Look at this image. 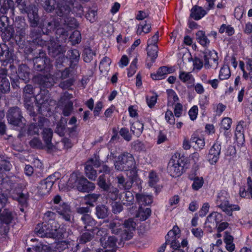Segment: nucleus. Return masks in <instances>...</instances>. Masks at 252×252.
<instances>
[{
  "mask_svg": "<svg viewBox=\"0 0 252 252\" xmlns=\"http://www.w3.org/2000/svg\"><path fill=\"white\" fill-rule=\"evenodd\" d=\"M149 184L151 187H155L158 181L157 174L154 171L150 172L149 175Z\"/></svg>",
  "mask_w": 252,
  "mask_h": 252,
  "instance_id": "58",
  "label": "nucleus"
},
{
  "mask_svg": "<svg viewBox=\"0 0 252 252\" xmlns=\"http://www.w3.org/2000/svg\"><path fill=\"white\" fill-rule=\"evenodd\" d=\"M41 1L46 11L51 12L56 9L57 0H41Z\"/></svg>",
  "mask_w": 252,
  "mask_h": 252,
  "instance_id": "38",
  "label": "nucleus"
},
{
  "mask_svg": "<svg viewBox=\"0 0 252 252\" xmlns=\"http://www.w3.org/2000/svg\"><path fill=\"white\" fill-rule=\"evenodd\" d=\"M57 223L53 225V231L51 232L50 238H53L57 239H61L63 238V230L62 228H57Z\"/></svg>",
  "mask_w": 252,
  "mask_h": 252,
  "instance_id": "43",
  "label": "nucleus"
},
{
  "mask_svg": "<svg viewBox=\"0 0 252 252\" xmlns=\"http://www.w3.org/2000/svg\"><path fill=\"white\" fill-rule=\"evenodd\" d=\"M22 13H26L28 17L32 24V26H36L38 21V16L37 15V8L35 5L31 4L29 6H25L21 10Z\"/></svg>",
  "mask_w": 252,
  "mask_h": 252,
  "instance_id": "13",
  "label": "nucleus"
},
{
  "mask_svg": "<svg viewBox=\"0 0 252 252\" xmlns=\"http://www.w3.org/2000/svg\"><path fill=\"white\" fill-rule=\"evenodd\" d=\"M96 231H87L83 233L80 237V241L82 243H86L91 241L94 237Z\"/></svg>",
  "mask_w": 252,
  "mask_h": 252,
  "instance_id": "39",
  "label": "nucleus"
},
{
  "mask_svg": "<svg viewBox=\"0 0 252 252\" xmlns=\"http://www.w3.org/2000/svg\"><path fill=\"white\" fill-rule=\"evenodd\" d=\"M0 90L2 93H6L10 90V83L5 76L2 77L0 82Z\"/></svg>",
  "mask_w": 252,
  "mask_h": 252,
  "instance_id": "47",
  "label": "nucleus"
},
{
  "mask_svg": "<svg viewBox=\"0 0 252 252\" xmlns=\"http://www.w3.org/2000/svg\"><path fill=\"white\" fill-rule=\"evenodd\" d=\"M172 69L167 66H163L158 68L156 74H151V76L154 80H161L164 78L168 73H172Z\"/></svg>",
  "mask_w": 252,
  "mask_h": 252,
  "instance_id": "23",
  "label": "nucleus"
},
{
  "mask_svg": "<svg viewBox=\"0 0 252 252\" xmlns=\"http://www.w3.org/2000/svg\"><path fill=\"white\" fill-rule=\"evenodd\" d=\"M71 4L68 0H57L56 13L60 17H66L71 11Z\"/></svg>",
  "mask_w": 252,
  "mask_h": 252,
  "instance_id": "11",
  "label": "nucleus"
},
{
  "mask_svg": "<svg viewBox=\"0 0 252 252\" xmlns=\"http://www.w3.org/2000/svg\"><path fill=\"white\" fill-rule=\"evenodd\" d=\"M135 198L140 206L150 205L153 202L152 196L142 193H136Z\"/></svg>",
  "mask_w": 252,
  "mask_h": 252,
  "instance_id": "24",
  "label": "nucleus"
},
{
  "mask_svg": "<svg viewBox=\"0 0 252 252\" xmlns=\"http://www.w3.org/2000/svg\"><path fill=\"white\" fill-rule=\"evenodd\" d=\"M60 26L59 19H54L50 21H45L43 24V29L46 28L48 31H53Z\"/></svg>",
  "mask_w": 252,
  "mask_h": 252,
  "instance_id": "33",
  "label": "nucleus"
},
{
  "mask_svg": "<svg viewBox=\"0 0 252 252\" xmlns=\"http://www.w3.org/2000/svg\"><path fill=\"white\" fill-rule=\"evenodd\" d=\"M232 124V120L226 117L223 118L221 122V127L225 130H228L230 128Z\"/></svg>",
  "mask_w": 252,
  "mask_h": 252,
  "instance_id": "64",
  "label": "nucleus"
},
{
  "mask_svg": "<svg viewBox=\"0 0 252 252\" xmlns=\"http://www.w3.org/2000/svg\"><path fill=\"white\" fill-rule=\"evenodd\" d=\"M124 193L125 195L122 200L123 204L126 206L132 205L134 202V196L132 193L129 191H126Z\"/></svg>",
  "mask_w": 252,
  "mask_h": 252,
  "instance_id": "41",
  "label": "nucleus"
},
{
  "mask_svg": "<svg viewBox=\"0 0 252 252\" xmlns=\"http://www.w3.org/2000/svg\"><path fill=\"white\" fill-rule=\"evenodd\" d=\"M222 219V215L217 212H213L210 214L207 218L205 222L206 227L212 229L213 227H217L218 224L221 221ZM211 231V230H210Z\"/></svg>",
  "mask_w": 252,
  "mask_h": 252,
  "instance_id": "16",
  "label": "nucleus"
},
{
  "mask_svg": "<svg viewBox=\"0 0 252 252\" xmlns=\"http://www.w3.org/2000/svg\"><path fill=\"white\" fill-rule=\"evenodd\" d=\"M204 181L203 178L195 177L193 180V182L192 184V189L194 190H197L203 186Z\"/></svg>",
  "mask_w": 252,
  "mask_h": 252,
  "instance_id": "55",
  "label": "nucleus"
},
{
  "mask_svg": "<svg viewBox=\"0 0 252 252\" xmlns=\"http://www.w3.org/2000/svg\"><path fill=\"white\" fill-rule=\"evenodd\" d=\"M74 79L70 78L66 80L61 82L59 84V87L63 89H69V88L73 84Z\"/></svg>",
  "mask_w": 252,
  "mask_h": 252,
  "instance_id": "57",
  "label": "nucleus"
},
{
  "mask_svg": "<svg viewBox=\"0 0 252 252\" xmlns=\"http://www.w3.org/2000/svg\"><path fill=\"white\" fill-rule=\"evenodd\" d=\"M135 222L133 221L132 219H129L127 220H126L124 221V225L125 229L135 230Z\"/></svg>",
  "mask_w": 252,
  "mask_h": 252,
  "instance_id": "59",
  "label": "nucleus"
},
{
  "mask_svg": "<svg viewBox=\"0 0 252 252\" xmlns=\"http://www.w3.org/2000/svg\"><path fill=\"white\" fill-rule=\"evenodd\" d=\"M59 107L62 110V113L64 116H69L73 109V102L67 101L66 102H59Z\"/></svg>",
  "mask_w": 252,
  "mask_h": 252,
  "instance_id": "29",
  "label": "nucleus"
},
{
  "mask_svg": "<svg viewBox=\"0 0 252 252\" xmlns=\"http://www.w3.org/2000/svg\"><path fill=\"white\" fill-rule=\"evenodd\" d=\"M36 81L41 86L49 88L53 85V79L50 75H39L36 77Z\"/></svg>",
  "mask_w": 252,
  "mask_h": 252,
  "instance_id": "25",
  "label": "nucleus"
},
{
  "mask_svg": "<svg viewBox=\"0 0 252 252\" xmlns=\"http://www.w3.org/2000/svg\"><path fill=\"white\" fill-rule=\"evenodd\" d=\"M14 33V32L13 29L11 27H8L6 28L4 32L2 33L1 36L3 39L8 41L13 37Z\"/></svg>",
  "mask_w": 252,
  "mask_h": 252,
  "instance_id": "51",
  "label": "nucleus"
},
{
  "mask_svg": "<svg viewBox=\"0 0 252 252\" xmlns=\"http://www.w3.org/2000/svg\"><path fill=\"white\" fill-rule=\"evenodd\" d=\"M8 123L14 126H20L24 120L21 109L17 107H12L9 109L6 115Z\"/></svg>",
  "mask_w": 252,
  "mask_h": 252,
  "instance_id": "4",
  "label": "nucleus"
},
{
  "mask_svg": "<svg viewBox=\"0 0 252 252\" xmlns=\"http://www.w3.org/2000/svg\"><path fill=\"white\" fill-rule=\"evenodd\" d=\"M190 141L192 143L195 144L193 145V147L195 149H202L205 145L204 140L196 137H192L190 139Z\"/></svg>",
  "mask_w": 252,
  "mask_h": 252,
  "instance_id": "52",
  "label": "nucleus"
},
{
  "mask_svg": "<svg viewBox=\"0 0 252 252\" xmlns=\"http://www.w3.org/2000/svg\"><path fill=\"white\" fill-rule=\"evenodd\" d=\"M0 215L2 224L5 223L6 224H8L11 223L13 219L11 212L5 209Z\"/></svg>",
  "mask_w": 252,
  "mask_h": 252,
  "instance_id": "40",
  "label": "nucleus"
},
{
  "mask_svg": "<svg viewBox=\"0 0 252 252\" xmlns=\"http://www.w3.org/2000/svg\"><path fill=\"white\" fill-rule=\"evenodd\" d=\"M242 128V126L238 125L237 126L236 130L237 133L235 134V136L237 143L239 144H241L240 142H241V144H242L244 142V137L243 133H242L241 132Z\"/></svg>",
  "mask_w": 252,
  "mask_h": 252,
  "instance_id": "54",
  "label": "nucleus"
},
{
  "mask_svg": "<svg viewBox=\"0 0 252 252\" xmlns=\"http://www.w3.org/2000/svg\"><path fill=\"white\" fill-rule=\"evenodd\" d=\"M67 186L71 188L76 187L79 191L82 192H89L95 188L93 183L89 182L78 172L71 174L67 182Z\"/></svg>",
  "mask_w": 252,
  "mask_h": 252,
  "instance_id": "1",
  "label": "nucleus"
},
{
  "mask_svg": "<svg viewBox=\"0 0 252 252\" xmlns=\"http://www.w3.org/2000/svg\"><path fill=\"white\" fill-rule=\"evenodd\" d=\"M98 185L99 187L102 189L104 190L105 189H108V187L110 185H108L106 183L105 177L104 175H100L98 180Z\"/></svg>",
  "mask_w": 252,
  "mask_h": 252,
  "instance_id": "63",
  "label": "nucleus"
},
{
  "mask_svg": "<svg viewBox=\"0 0 252 252\" xmlns=\"http://www.w3.org/2000/svg\"><path fill=\"white\" fill-rule=\"evenodd\" d=\"M100 165V162L98 158H90L85 164V174L89 179L92 180H95L97 177L96 171L94 167H98Z\"/></svg>",
  "mask_w": 252,
  "mask_h": 252,
  "instance_id": "7",
  "label": "nucleus"
},
{
  "mask_svg": "<svg viewBox=\"0 0 252 252\" xmlns=\"http://www.w3.org/2000/svg\"><path fill=\"white\" fill-rule=\"evenodd\" d=\"M14 26L16 36H19L20 39L24 37L26 34V29L28 28V25L26 24L25 20L23 19L16 20Z\"/></svg>",
  "mask_w": 252,
  "mask_h": 252,
  "instance_id": "19",
  "label": "nucleus"
},
{
  "mask_svg": "<svg viewBox=\"0 0 252 252\" xmlns=\"http://www.w3.org/2000/svg\"><path fill=\"white\" fill-rule=\"evenodd\" d=\"M70 40L73 44L78 43L81 41V34L78 31H74L70 36Z\"/></svg>",
  "mask_w": 252,
  "mask_h": 252,
  "instance_id": "56",
  "label": "nucleus"
},
{
  "mask_svg": "<svg viewBox=\"0 0 252 252\" xmlns=\"http://www.w3.org/2000/svg\"><path fill=\"white\" fill-rule=\"evenodd\" d=\"M108 227L111 230L112 233L115 235L120 234L122 231L121 223L115 220L109 222Z\"/></svg>",
  "mask_w": 252,
  "mask_h": 252,
  "instance_id": "32",
  "label": "nucleus"
},
{
  "mask_svg": "<svg viewBox=\"0 0 252 252\" xmlns=\"http://www.w3.org/2000/svg\"><path fill=\"white\" fill-rule=\"evenodd\" d=\"M115 168L118 171L135 170V161L133 156L128 153L120 155L115 162Z\"/></svg>",
  "mask_w": 252,
  "mask_h": 252,
  "instance_id": "2",
  "label": "nucleus"
},
{
  "mask_svg": "<svg viewBox=\"0 0 252 252\" xmlns=\"http://www.w3.org/2000/svg\"><path fill=\"white\" fill-rule=\"evenodd\" d=\"M109 214L108 207L103 204L99 205L95 207V215L98 219L106 218Z\"/></svg>",
  "mask_w": 252,
  "mask_h": 252,
  "instance_id": "27",
  "label": "nucleus"
},
{
  "mask_svg": "<svg viewBox=\"0 0 252 252\" xmlns=\"http://www.w3.org/2000/svg\"><path fill=\"white\" fill-rule=\"evenodd\" d=\"M55 181L54 176H49L45 180H42L38 187V193L41 195L48 194Z\"/></svg>",
  "mask_w": 252,
  "mask_h": 252,
  "instance_id": "10",
  "label": "nucleus"
},
{
  "mask_svg": "<svg viewBox=\"0 0 252 252\" xmlns=\"http://www.w3.org/2000/svg\"><path fill=\"white\" fill-rule=\"evenodd\" d=\"M151 214V210L150 208H143L142 206H139L136 217L139 218L141 221H144L150 216Z\"/></svg>",
  "mask_w": 252,
  "mask_h": 252,
  "instance_id": "31",
  "label": "nucleus"
},
{
  "mask_svg": "<svg viewBox=\"0 0 252 252\" xmlns=\"http://www.w3.org/2000/svg\"><path fill=\"white\" fill-rule=\"evenodd\" d=\"M183 166L180 163V159L175 160L171 158L169 161L167 171L171 176L173 177H179L183 173Z\"/></svg>",
  "mask_w": 252,
  "mask_h": 252,
  "instance_id": "9",
  "label": "nucleus"
},
{
  "mask_svg": "<svg viewBox=\"0 0 252 252\" xmlns=\"http://www.w3.org/2000/svg\"><path fill=\"white\" fill-rule=\"evenodd\" d=\"M137 62V58H135L131 62L129 68L128 70L127 75L128 77L132 76L136 72V63Z\"/></svg>",
  "mask_w": 252,
  "mask_h": 252,
  "instance_id": "61",
  "label": "nucleus"
},
{
  "mask_svg": "<svg viewBox=\"0 0 252 252\" xmlns=\"http://www.w3.org/2000/svg\"><path fill=\"white\" fill-rule=\"evenodd\" d=\"M33 61V67L37 71H40L45 69L49 70L51 68L50 59L44 55L34 58Z\"/></svg>",
  "mask_w": 252,
  "mask_h": 252,
  "instance_id": "12",
  "label": "nucleus"
},
{
  "mask_svg": "<svg viewBox=\"0 0 252 252\" xmlns=\"http://www.w3.org/2000/svg\"><path fill=\"white\" fill-rule=\"evenodd\" d=\"M95 53L90 48H86L84 50L83 58L86 63H90L93 60Z\"/></svg>",
  "mask_w": 252,
  "mask_h": 252,
  "instance_id": "46",
  "label": "nucleus"
},
{
  "mask_svg": "<svg viewBox=\"0 0 252 252\" xmlns=\"http://www.w3.org/2000/svg\"><path fill=\"white\" fill-rule=\"evenodd\" d=\"M67 55L71 60V62H77L80 58V53L76 49L69 50L67 52Z\"/></svg>",
  "mask_w": 252,
  "mask_h": 252,
  "instance_id": "50",
  "label": "nucleus"
},
{
  "mask_svg": "<svg viewBox=\"0 0 252 252\" xmlns=\"http://www.w3.org/2000/svg\"><path fill=\"white\" fill-rule=\"evenodd\" d=\"M147 52L148 59L150 58V60L151 61L152 63H154L158 56V46H147Z\"/></svg>",
  "mask_w": 252,
  "mask_h": 252,
  "instance_id": "35",
  "label": "nucleus"
},
{
  "mask_svg": "<svg viewBox=\"0 0 252 252\" xmlns=\"http://www.w3.org/2000/svg\"><path fill=\"white\" fill-rule=\"evenodd\" d=\"M108 188V189L104 190L107 191L106 195L107 198H110L113 201L117 200L119 193V190L118 189L111 186V185L109 186Z\"/></svg>",
  "mask_w": 252,
  "mask_h": 252,
  "instance_id": "34",
  "label": "nucleus"
},
{
  "mask_svg": "<svg viewBox=\"0 0 252 252\" xmlns=\"http://www.w3.org/2000/svg\"><path fill=\"white\" fill-rule=\"evenodd\" d=\"M143 129V124L139 121L134 122L131 127V130L134 133H141Z\"/></svg>",
  "mask_w": 252,
  "mask_h": 252,
  "instance_id": "53",
  "label": "nucleus"
},
{
  "mask_svg": "<svg viewBox=\"0 0 252 252\" xmlns=\"http://www.w3.org/2000/svg\"><path fill=\"white\" fill-rule=\"evenodd\" d=\"M118 239L114 236L103 237L100 238V242L101 246L104 249H106L107 251H113L116 252Z\"/></svg>",
  "mask_w": 252,
  "mask_h": 252,
  "instance_id": "14",
  "label": "nucleus"
},
{
  "mask_svg": "<svg viewBox=\"0 0 252 252\" xmlns=\"http://www.w3.org/2000/svg\"><path fill=\"white\" fill-rule=\"evenodd\" d=\"M64 60H65V58L62 55L59 56L56 60V66L57 68V72L56 73V75L57 77L61 73L60 78L62 79H66L72 75V70L71 69V67H66L64 69L62 68L64 66L63 63Z\"/></svg>",
  "mask_w": 252,
  "mask_h": 252,
  "instance_id": "8",
  "label": "nucleus"
},
{
  "mask_svg": "<svg viewBox=\"0 0 252 252\" xmlns=\"http://www.w3.org/2000/svg\"><path fill=\"white\" fill-rule=\"evenodd\" d=\"M230 76V70L228 65H224L220 69L219 78L220 80L227 79Z\"/></svg>",
  "mask_w": 252,
  "mask_h": 252,
  "instance_id": "48",
  "label": "nucleus"
},
{
  "mask_svg": "<svg viewBox=\"0 0 252 252\" xmlns=\"http://www.w3.org/2000/svg\"><path fill=\"white\" fill-rule=\"evenodd\" d=\"M196 40L203 46H206L210 43L209 40L202 31H199L196 33Z\"/></svg>",
  "mask_w": 252,
  "mask_h": 252,
  "instance_id": "36",
  "label": "nucleus"
},
{
  "mask_svg": "<svg viewBox=\"0 0 252 252\" xmlns=\"http://www.w3.org/2000/svg\"><path fill=\"white\" fill-rule=\"evenodd\" d=\"M55 209L57 212L62 215L65 220L67 221L70 220V208L68 204L63 202L61 204L55 206Z\"/></svg>",
  "mask_w": 252,
  "mask_h": 252,
  "instance_id": "20",
  "label": "nucleus"
},
{
  "mask_svg": "<svg viewBox=\"0 0 252 252\" xmlns=\"http://www.w3.org/2000/svg\"><path fill=\"white\" fill-rule=\"evenodd\" d=\"M179 78L182 82L187 84L188 88H190L193 86L195 79L190 72L180 71Z\"/></svg>",
  "mask_w": 252,
  "mask_h": 252,
  "instance_id": "22",
  "label": "nucleus"
},
{
  "mask_svg": "<svg viewBox=\"0 0 252 252\" xmlns=\"http://www.w3.org/2000/svg\"><path fill=\"white\" fill-rule=\"evenodd\" d=\"M81 220L83 223L84 228L86 231H96L97 229V227H95L96 221L91 215H83L81 218Z\"/></svg>",
  "mask_w": 252,
  "mask_h": 252,
  "instance_id": "18",
  "label": "nucleus"
},
{
  "mask_svg": "<svg viewBox=\"0 0 252 252\" xmlns=\"http://www.w3.org/2000/svg\"><path fill=\"white\" fill-rule=\"evenodd\" d=\"M18 76L19 78L24 81L25 83L30 80V73L29 68L26 65H20L18 70Z\"/></svg>",
  "mask_w": 252,
  "mask_h": 252,
  "instance_id": "30",
  "label": "nucleus"
},
{
  "mask_svg": "<svg viewBox=\"0 0 252 252\" xmlns=\"http://www.w3.org/2000/svg\"><path fill=\"white\" fill-rule=\"evenodd\" d=\"M168 95V106H173L174 103L177 101L179 98L176 93L172 89L167 90Z\"/></svg>",
  "mask_w": 252,
  "mask_h": 252,
  "instance_id": "42",
  "label": "nucleus"
},
{
  "mask_svg": "<svg viewBox=\"0 0 252 252\" xmlns=\"http://www.w3.org/2000/svg\"><path fill=\"white\" fill-rule=\"evenodd\" d=\"M170 244L173 250L180 249L181 245L179 241L177 240V237H166L165 244Z\"/></svg>",
  "mask_w": 252,
  "mask_h": 252,
  "instance_id": "49",
  "label": "nucleus"
},
{
  "mask_svg": "<svg viewBox=\"0 0 252 252\" xmlns=\"http://www.w3.org/2000/svg\"><path fill=\"white\" fill-rule=\"evenodd\" d=\"M10 196L18 202L22 206H27L28 196L22 192H18L16 190H13L10 194Z\"/></svg>",
  "mask_w": 252,
  "mask_h": 252,
  "instance_id": "26",
  "label": "nucleus"
},
{
  "mask_svg": "<svg viewBox=\"0 0 252 252\" xmlns=\"http://www.w3.org/2000/svg\"><path fill=\"white\" fill-rule=\"evenodd\" d=\"M43 139L48 150H53L55 146L51 142L53 131L50 128H44L42 133Z\"/></svg>",
  "mask_w": 252,
  "mask_h": 252,
  "instance_id": "21",
  "label": "nucleus"
},
{
  "mask_svg": "<svg viewBox=\"0 0 252 252\" xmlns=\"http://www.w3.org/2000/svg\"><path fill=\"white\" fill-rule=\"evenodd\" d=\"M159 33L157 32L154 35L147 41V46H158L157 43L158 40Z\"/></svg>",
  "mask_w": 252,
  "mask_h": 252,
  "instance_id": "62",
  "label": "nucleus"
},
{
  "mask_svg": "<svg viewBox=\"0 0 252 252\" xmlns=\"http://www.w3.org/2000/svg\"><path fill=\"white\" fill-rule=\"evenodd\" d=\"M221 146L220 144L215 143L209 151L208 161L212 164L217 162L220 153Z\"/></svg>",
  "mask_w": 252,
  "mask_h": 252,
  "instance_id": "17",
  "label": "nucleus"
},
{
  "mask_svg": "<svg viewBox=\"0 0 252 252\" xmlns=\"http://www.w3.org/2000/svg\"><path fill=\"white\" fill-rule=\"evenodd\" d=\"M128 177L130 181H125V179L123 176H118L117 177L118 184L121 185L123 188L125 189H129L132 187L133 181L136 180L137 174L136 170H131L130 172Z\"/></svg>",
  "mask_w": 252,
  "mask_h": 252,
  "instance_id": "15",
  "label": "nucleus"
},
{
  "mask_svg": "<svg viewBox=\"0 0 252 252\" xmlns=\"http://www.w3.org/2000/svg\"><path fill=\"white\" fill-rule=\"evenodd\" d=\"M111 63V59L107 57H105L103 58L100 63L99 69L101 72L108 71L109 69L110 65Z\"/></svg>",
  "mask_w": 252,
  "mask_h": 252,
  "instance_id": "45",
  "label": "nucleus"
},
{
  "mask_svg": "<svg viewBox=\"0 0 252 252\" xmlns=\"http://www.w3.org/2000/svg\"><path fill=\"white\" fill-rule=\"evenodd\" d=\"M56 224L55 220H51L49 223L43 222L42 223H38L34 229L35 233L41 237L50 238L52 231H53V225Z\"/></svg>",
  "mask_w": 252,
  "mask_h": 252,
  "instance_id": "5",
  "label": "nucleus"
},
{
  "mask_svg": "<svg viewBox=\"0 0 252 252\" xmlns=\"http://www.w3.org/2000/svg\"><path fill=\"white\" fill-rule=\"evenodd\" d=\"M217 206L228 216H232L233 211L240 210L237 205H232L229 203L228 194L225 191L220 192L216 201Z\"/></svg>",
  "mask_w": 252,
  "mask_h": 252,
  "instance_id": "3",
  "label": "nucleus"
},
{
  "mask_svg": "<svg viewBox=\"0 0 252 252\" xmlns=\"http://www.w3.org/2000/svg\"><path fill=\"white\" fill-rule=\"evenodd\" d=\"M23 97L25 101H30L33 97V88L31 85H27L23 89Z\"/></svg>",
  "mask_w": 252,
  "mask_h": 252,
  "instance_id": "37",
  "label": "nucleus"
},
{
  "mask_svg": "<svg viewBox=\"0 0 252 252\" xmlns=\"http://www.w3.org/2000/svg\"><path fill=\"white\" fill-rule=\"evenodd\" d=\"M165 118L166 122L170 125H174L175 123L174 116L171 110H167L165 113Z\"/></svg>",
  "mask_w": 252,
  "mask_h": 252,
  "instance_id": "60",
  "label": "nucleus"
},
{
  "mask_svg": "<svg viewBox=\"0 0 252 252\" xmlns=\"http://www.w3.org/2000/svg\"><path fill=\"white\" fill-rule=\"evenodd\" d=\"M206 14V11L201 7L195 5L191 9L190 17L195 20H198Z\"/></svg>",
  "mask_w": 252,
  "mask_h": 252,
  "instance_id": "28",
  "label": "nucleus"
},
{
  "mask_svg": "<svg viewBox=\"0 0 252 252\" xmlns=\"http://www.w3.org/2000/svg\"><path fill=\"white\" fill-rule=\"evenodd\" d=\"M99 196V194L96 193H91L86 195L84 197L86 204L90 206H94V203L97 201Z\"/></svg>",
  "mask_w": 252,
  "mask_h": 252,
  "instance_id": "44",
  "label": "nucleus"
},
{
  "mask_svg": "<svg viewBox=\"0 0 252 252\" xmlns=\"http://www.w3.org/2000/svg\"><path fill=\"white\" fill-rule=\"evenodd\" d=\"M204 67L208 69L210 68L216 69L218 65V54L215 51L205 50L203 52Z\"/></svg>",
  "mask_w": 252,
  "mask_h": 252,
  "instance_id": "6",
  "label": "nucleus"
}]
</instances>
